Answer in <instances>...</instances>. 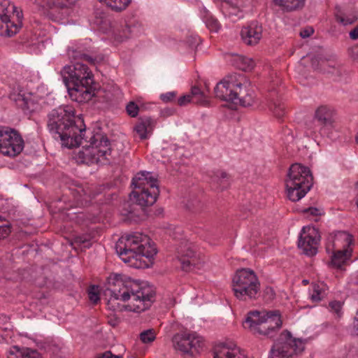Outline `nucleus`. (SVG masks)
I'll list each match as a JSON object with an SVG mask.
<instances>
[{
    "label": "nucleus",
    "mask_w": 358,
    "mask_h": 358,
    "mask_svg": "<svg viewBox=\"0 0 358 358\" xmlns=\"http://www.w3.org/2000/svg\"><path fill=\"white\" fill-rule=\"evenodd\" d=\"M106 294L110 296L108 308L114 311L125 308L141 313L150 306L155 292L145 282L124 278L120 275H111L108 278Z\"/></svg>",
    "instance_id": "nucleus-1"
},
{
    "label": "nucleus",
    "mask_w": 358,
    "mask_h": 358,
    "mask_svg": "<svg viewBox=\"0 0 358 358\" xmlns=\"http://www.w3.org/2000/svg\"><path fill=\"white\" fill-rule=\"evenodd\" d=\"M47 126L50 132L58 135L63 146L68 148L79 146L82 141L83 120L75 116L72 106H60L48 115Z\"/></svg>",
    "instance_id": "nucleus-2"
},
{
    "label": "nucleus",
    "mask_w": 358,
    "mask_h": 358,
    "mask_svg": "<svg viewBox=\"0 0 358 358\" xmlns=\"http://www.w3.org/2000/svg\"><path fill=\"white\" fill-rule=\"evenodd\" d=\"M134 189L125 203L124 215L137 221L145 216V207L152 206L159 194L157 180L149 172L138 173L132 180Z\"/></svg>",
    "instance_id": "nucleus-3"
},
{
    "label": "nucleus",
    "mask_w": 358,
    "mask_h": 358,
    "mask_svg": "<svg viewBox=\"0 0 358 358\" xmlns=\"http://www.w3.org/2000/svg\"><path fill=\"white\" fill-rule=\"evenodd\" d=\"M121 259L134 268H148L153 263L157 249L145 234L136 232L122 236L116 245Z\"/></svg>",
    "instance_id": "nucleus-4"
},
{
    "label": "nucleus",
    "mask_w": 358,
    "mask_h": 358,
    "mask_svg": "<svg viewBox=\"0 0 358 358\" xmlns=\"http://www.w3.org/2000/svg\"><path fill=\"white\" fill-rule=\"evenodd\" d=\"M250 85L243 75L232 74L217 84L215 93L217 98L223 101L248 106L252 102V94L248 89Z\"/></svg>",
    "instance_id": "nucleus-5"
},
{
    "label": "nucleus",
    "mask_w": 358,
    "mask_h": 358,
    "mask_svg": "<svg viewBox=\"0 0 358 358\" xmlns=\"http://www.w3.org/2000/svg\"><path fill=\"white\" fill-rule=\"evenodd\" d=\"M231 287L235 297L240 301H254L260 295L259 280L250 268L236 270L232 277Z\"/></svg>",
    "instance_id": "nucleus-6"
},
{
    "label": "nucleus",
    "mask_w": 358,
    "mask_h": 358,
    "mask_svg": "<svg viewBox=\"0 0 358 358\" xmlns=\"http://www.w3.org/2000/svg\"><path fill=\"white\" fill-rule=\"evenodd\" d=\"M313 177L310 169L301 164H292L285 180L287 197L292 201H298L310 189Z\"/></svg>",
    "instance_id": "nucleus-7"
},
{
    "label": "nucleus",
    "mask_w": 358,
    "mask_h": 358,
    "mask_svg": "<svg viewBox=\"0 0 358 358\" xmlns=\"http://www.w3.org/2000/svg\"><path fill=\"white\" fill-rule=\"evenodd\" d=\"M352 243V236L347 232L341 231L334 236H329L326 250L331 256V265L336 268L344 269L351 256L350 245Z\"/></svg>",
    "instance_id": "nucleus-8"
},
{
    "label": "nucleus",
    "mask_w": 358,
    "mask_h": 358,
    "mask_svg": "<svg viewBox=\"0 0 358 358\" xmlns=\"http://www.w3.org/2000/svg\"><path fill=\"white\" fill-rule=\"evenodd\" d=\"M23 13L21 8L8 0L0 1V36H13L22 27Z\"/></svg>",
    "instance_id": "nucleus-9"
},
{
    "label": "nucleus",
    "mask_w": 358,
    "mask_h": 358,
    "mask_svg": "<svg viewBox=\"0 0 358 358\" xmlns=\"http://www.w3.org/2000/svg\"><path fill=\"white\" fill-rule=\"evenodd\" d=\"M110 152L111 149L108 138L101 134H96L94 136V141L90 145L83 148L78 152L77 159L87 164H97L108 159Z\"/></svg>",
    "instance_id": "nucleus-10"
},
{
    "label": "nucleus",
    "mask_w": 358,
    "mask_h": 358,
    "mask_svg": "<svg viewBox=\"0 0 358 358\" xmlns=\"http://www.w3.org/2000/svg\"><path fill=\"white\" fill-rule=\"evenodd\" d=\"M304 348V342L299 338H292L291 333L286 330L275 341L270 350V358H289L301 353Z\"/></svg>",
    "instance_id": "nucleus-11"
},
{
    "label": "nucleus",
    "mask_w": 358,
    "mask_h": 358,
    "mask_svg": "<svg viewBox=\"0 0 358 358\" xmlns=\"http://www.w3.org/2000/svg\"><path fill=\"white\" fill-rule=\"evenodd\" d=\"M171 341L174 350L185 357H193L198 354L204 345L203 338L196 333H177Z\"/></svg>",
    "instance_id": "nucleus-12"
},
{
    "label": "nucleus",
    "mask_w": 358,
    "mask_h": 358,
    "mask_svg": "<svg viewBox=\"0 0 358 358\" xmlns=\"http://www.w3.org/2000/svg\"><path fill=\"white\" fill-rule=\"evenodd\" d=\"M243 327L257 337H266L268 334V311L255 310L247 313Z\"/></svg>",
    "instance_id": "nucleus-13"
},
{
    "label": "nucleus",
    "mask_w": 358,
    "mask_h": 358,
    "mask_svg": "<svg viewBox=\"0 0 358 358\" xmlns=\"http://www.w3.org/2000/svg\"><path fill=\"white\" fill-rule=\"evenodd\" d=\"M24 141L13 129H0V152L3 155L15 157L23 150Z\"/></svg>",
    "instance_id": "nucleus-14"
},
{
    "label": "nucleus",
    "mask_w": 358,
    "mask_h": 358,
    "mask_svg": "<svg viewBox=\"0 0 358 358\" xmlns=\"http://www.w3.org/2000/svg\"><path fill=\"white\" fill-rule=\"evenodd\" d=\"M61 75L66 85L71 83H94V76L88 66L77 62L73 66H66L61 71Z\"/></svg>",
    "instance_id": "nucleus-15"
},
{
    "label": "nucleus",
    "mask_w": 358,
    "mask_h": 358,
    "mask_svg": "<svg viewBox=\"0 0 358 358\" xmlns=\"http://www.w3.org/2000/svg\"><path fill=\"white\" fill-rule=\"evenodd\" d=\"M178 252L179 261L185 271L201 268L206 263V257L198 252L192 244L180 246Z\"/></svg>",
    "instance_id": "nucleus-16"
},
{
    "label": "nucleus",
    "mask_w": 358,
    "mask_h": 358,
    "mask_svg": "<svg viewBox=\"0 0 358 358\" xmlns=\"http://www.w3.org/2000/svg\"><path fill=\"white\" fill-rule=\"evenodd\" d=\"M320 238L318 231L315 227H304L298 245L306 255L313 256L317 252Z\"/></svg>",
    "instance_id": "nucleus-17"
},
{
    "label": "nucleus",
    "mask_w": 358,
    "mask_h": 358,
    "mask_svg": "<svg viewBox=\"0 0 358 358\" xmlns=\"http://www.w3.org/2000/svg\"><path fill=\"white\" fill-rule=\"evenodd\" d=\"M70 98L78 103H86L95 96V83L88 82L86 83H71L66 85Z\"/></svg>",
    "instance_id": "nucleus-18"
},
{
    "label": "nucleus",
    "mask_w": 358,
    "mask_h": 358,
    "mask_svg": "<svg viewBox=\"0 0 358 358\" xmlns=\"http://www.w3.org/2000/svg\"><path fill=\"white\" fill-rule=\"evenodd\" d=\"M215 358H249L233 342L219 345L215 350Z\"/></svg>",
    "instance_id": "nucleus-19"
},
{
    "label": "nucleus",
    "mask_w": 358,
    "mask_h": 358,
    "mask_svg": "<svg viewBox=\"0 0 358 358\" xmlns=\"http://www.w3.org/2000/svg\"><path fill=\"white\" fill-rule=\"evenodd\" d=\"M262 28L257 24H251L241 29V36L243 43L248 45H255L262 38Z\"/></svg>",
    "instance_id": "nucleus-20"
},
{
    "label": "nucleus",
    "mask_w": 358,
    "mask_h": 358,
    "mask_svg": "<svg viewBox=\"0 0 358 358\" xmlns=\"http://www.w3.org/2000/svg\"><path fill=\"white\" fill-rule=\"evenodd\" d=\"M306 0H272L273 3L283 12L290 13L301 10Z\"/></svg>",
    "instance_id": "nucleus-21"
},
{
    "label": "nucleus",
    "mask_w": 358,
    "mask_h": 358,
    "mask_svg": "<svg viewBox=\"0 0 358 358\" xmlns=\"http://www.w3.org/2000/svg\"><path fill=\"white\" fill-rule=\"evenodd\" d=\"M154 127V122L149 117H140L134 127V131L141 140L148 138Z\"/></svg>",
    "instance_id": "nucleus-22"
},
{
    "label": "nucleus",
    "mask_w": 358,
    "mask_h": 358,
    "mask_svg": "<svg viewBox=\"0 0 358 358\" xmlns=\"http://www.w3.org/2000/svg\"><path fill=\"white\" fill-rule=\"evenodd\" d=\"M242 7V0H224L222 4V12L229 17L234 16L240 17Z\"/></svg>",
    "instance_id": "nucleus-23"
},
{
    "label": "nucleus",
    "mask_w": 358,
    "mask_h": 358,
    "mask_svg": "<svg viewBox=\"0 0 358 358\" xmlns=\"http://www.w3.org/2000/svg\"><path fill=\"white\" fill-rule=\"evenodd\" d=\"M8 358H43L42 355L35 350L27 348H20L14 346L9 351Z\"/></svg>",
    "instance_id": "nucleus-24"
},
{
    "label": "nucleus",
    "mask_w": 358,
    "mask_h": 358,
    "mask_svg": "<svg viewBox=\"0 0 358 358\" xmlns=\"http://www.w3.org/2000/svg\"><path fill=\"white\" fill-rule=\"evenodd\" d=\"M232 63L237 69L243 71H252L255 66L252 59L239 55H234L232 56Z\"/></svg>",
    "instance_id": "nucleus-25"
},
{
    "label": "nucleus",
    "mask_w": 358,
    "mask_h": 358,
    "mask_svg": "<svg viewBox=\"0 0 358 358\" xmlns=\"http://www.w3.org/2000/svg\"><path fill=\"white\" fill-rule=\"evenodd\" d=\"M9 97L16 103L18 107L22 109H28L29 108V98L25 96V93L20 86H17V88H14L13 90L10 93Z\"/></svg>",
    "instance_id": "nucleus-26"
},
{
    "label": "nucleus",
    "mask_w": 358,
    "mask_h": 358,
    "mask_svg": "<svg viewBox=\"0 0 358 358\" xmlns=\"http://www.w3.org/2000/svg\"><path fill=\"white\" fill-rule=\"evenodd\" d=\"M333 110L325 106H320L315 112V117L322 125L331 124Z\"/></svg>",
    "instance_id": "nucleus-27"
},
{
    "label": "nucleus",
    "mask_w": 358,
    "mask_h": 358,
    "mask_svg": "<svg viewBox=\"0 0 358 358\" xmlns=\"http://www.w3.org/2000/svg\"><path fill=\"white\" fill-rule=\"evenodd\" d=\"M211 179L212 182L219 186L222 190L227 188L229 185V176L222 170L214 171Z\"/></svg>",
    "instance_id": "nucleus-28"
},
{
    "label": "nucleus",
    "mask_w": 358,
    "mask_h": 358,
    "mask_svg": "<svg viewBox=\"0 0 358 358\" xmlns=\"http://www.w3.org/2000/svg\"><path fill=\"white\" fill-rule=\"evenodd\" d=\"M76 1L77 0H41L42 6L50 9L67 8Z\"/></svg>",
    "instance_id": "nucleus-29"
},
{
    "label": "nucleus",
    "mask_w": 358,
    "mask_h": 358,
    "mask_svg": "<svg viewBox=\"0 0 358 358\" xmlns=\"http://www.w3.org/2000/svg\"><path fill=\"white\" fill-rule=\"evenodd\" d=\"M111 10L120 12L127 8L131 0H99Z\"/></svg>",
    "instance_id": "nucleus-30"
},
{
    "label": "nucleus",
    "mask_w": 358,
    "mask_h": 358,
    "mask_svg": "<svg viewBox=\"0 0 358 358\" xmlns=\"http://www.w3.org/2000/svg\"><path fill=\"white\" fill-rule=\"evenodd\" d=\"M190 94L192 103L206 106L208 103V96L206 93L201 90L198 86H193L191 88Z\"/></svg>",
    "instance_id": "nucleus-31"
},
{
    "label": "nucleus",
    "mask_w": 358,
    "mask_h": 358,
    "mask_svg": "<svg viewBox=\"0 0 358 358\" xmlns=\"http://www.w3.org/2000/svg\"><path fill=\"white\" fill-rule=\"evenodd\" d=\"M336 19L338 22L346 26L355 23L358 20V16L355 13H346L338 10L336 14Z\"/></svg>",
    "instance_id": "nucleus-32"
},
{
    "label": "nucleus",
    "mask_w": 358,
    "mask_h": 358,
    "mask_svg": "<svg viewBox=\"0 0 358 358\" xmlns=\"http://www.w3.org/2000/svg\"><path fill=\"white\" fill-rule=\"evenodd\" d=\"M282 325V319L280 312L278 310H270V331L278 329Z\"/></svg>",
    "instance_id": "nucleus-33"
},
{
    "label": "nucleus",
    "mask_w": 358,
    "mask_h": 358,
    "mask_svg": "<svg viewBox=\"0 0 358 358\" xmlns=\"http://www.w3.org/2000/svg\"><path fill=\"white\" fill-rule=\"evenodd\" d=\"M132 29L128 25H124L117 29L115 33V38L116 41L122 42L131 36Z\"/></svg>",
    "instance_id": "nucleus-34"
},
{
    "label": "nucleus",
    "mask_w": 358,
    "mask_h": 358,
    "mask_svg": "<svg viewBox=\"0 0 358 358\" xmlns=\"http://www.w3.org/2000/svg\"><path fill=\"white\" fill-rule=\"evenodd\" d=\"M156 331L153 329H150L142 331L139 338L143 343H150L156 338Z\"/></svg>",
    "instance_id": "nucleus-35"
},
{
    "label": "nucleus",
    "mask_w": 358,
    "mask_h": 358,
    "mask_svg": "<svg viewBox=\"0 0 358 358\" xmlns=\"http://www.w3.org/2000/svg\"><path fill=\"white\" fill-rule=\"evenodd\" d=\"M337 63L334 61L322 60L320 66L322 71L327 73H334V69L336 68Z\"/></svg>",
    "instance_id": "nucleus-36"
},
{
    "label": "nucleus",
    "mask_w": 358,
    "mask_h": 358,
    "mask_svg": "<svg viewBox=\"0 0 358 358\" xmlns=\"http://www.w3.org/2000/svg\"><path fill=\"white\" fill-rule=\"evenodd\" d=\"M88 296L93 303H97L100 300L99 287L92 285L89 288Z\"/></svg>",
    "instance_id": "nucleus-37"
},
{
    "label": "nucleus",
    "mask_w": 358,
    "mask_h": 358,
    "mask_svg": "<svg viewBox=\"0 0 358 358\" xmlns=\"http://www.w3.org/2000/svg\"><path fill=\"white\" fill-rule=\"evenodd\" d=\"M329 308L332 313H334L337 317H341L342 315V307L343 303L338 301H331L329 304Z\"/></svg>",
    "instance_id": "nucleus-38"
},
{
    "label": "nucleus",
    "mask_w": 358,
    "mask_h": 358,
    "mask_svg": "<svg viewBox=\"0 0 358 358\" xmlns=\"http://www.w3.org/2000/svg\"><path fill=\"white\" fill-rule=\"evenodd\" d=\"M127 113V114L132 117H135L137 116L139 108L136 103H135L134 101H130L126 107Z\"/></svg>",
    "instance_id": "nucleus-39"
},
{
    "label": "nucleus",
    "mask_w": 358,
    "mask_h": 358,
    "mask_svg": "<svg viewBox=\"0 0 358 358\" xmlns=\"http://www.w3.org/2000/svg\"><path fill=\"white\" fill-rule=\"evenodd\" d=\"M273 114L278 118L282 117L285 114V107L281 103H274Z\"/></svg>",
    "instance_id": "nucleus-40"
},
{
    "label": "nucleus",
    "mask_w": 358,
    "mask_h": 358,
    "mask_svg": "<svg viewBox=\"0 0 358 358\" xmlns=\"http://www.w3.org/2000/svg\"><path fill=\"white\" fill-rule=\"evenodd\" d=\"M176 92H169L164 94H162L160 95V99L164 103H168L172 101L176 97Z\"/></svg>",
    "instance_id": "nucleus-41"
},
{
    "label": "nucleus",
    "mask_w": 358,
    "mask_h": 358,
    "mask_svg": "<svg viewBox=\"0 0 358 358\" xmlns=\"http://www.w3.org/2000/svg\"><path fill=\"white\" fill-rule=\"evenodd\" d=\"M191 102H192V99L189 93L180 96L177 101V104L180 106H184Z\"/></svg>",
    "instance_id": "nucleus-42"
},
{
    "label": "nucleus",
    "mask_w": 358,
    "mask_h": 358,
    "mask_svg": "<svg viewBox=\"0 0 358 358\" xmlns=\"http://www.w3.org/2000/svg\"><path fill=\"white\" fill-rule=\"evenodd\" d=\"M321 292L319 289V285H313V293L311 295V299L314 301H319L322 299V297L320 296Z\"/></svg>",
    "instance_id": "nucleus-43"
},
{
    "label": "nucleus",
    "mask_w": 358,
    "mask_h": 358,
    "mask_svg": "<svg viewBox=\"0 0 358 358\" xmlns=\"http://www.w3.org/2000/svg\"><path fill=\"white\" fill-rule=\"evenodd\" d=\"M313 32L314 29L312 27H306L300 31V36L302 38H305L311 36L313 34Z\"/></svg>",
    "instance_id": "nucleus-44"
},
{
    "label": "nucleus",
    "mask_w": 358,
    "mask_h": 358,
    "mask_svg": "<svg viewBox=\"0 0 358 358\" xmlns=\"http://www.w3.org/2000/svg\"><path fill=\"white\" fill-rule=\"evenodd\" d=\"M10 233V229L8 226H0V239L7 237Z\"/></svg>",
    "instance_id": "nucleus-45"
},
{
    "label": "nucleus",
    "mask_w": 358,
    "mask_h": 358,
    "mask_svg": "<svg viewBox=\"0 0 358 358\" xmlns=\"http://www.w3.org/2000/svg\"><path fill=\"white\" fill-rule=\"evenodd\" d=\"M188 207L194 212H199L202 210L203 206L200 201H196V204L189 203Z\"/></svg>",
    "instance_id": "nucleus-46"
},
{
    "label": "nucleus",
    "mask_w": 358,
    "mask_h": 358,
    "mask_svg": "<svg viewBox=\"0 0 358 358\" xmlns=\"http://www.w3.org/2000/svg\"><path fill=\"white\" fill-rule=\"evenodd\" d=\"M349 36L352 40H358V24L349 32Z\"/></svg>",
    "instance_id": "nucleus-47"
},
{
    "label": "nucleus",
    "mask_w": 358,
    "mask_h": 358,
    "mask_svg": "<svg viewBox=\"0 0 358 358\" xmlns=\"http://www.w3.org/2000/svg\"><path fill=\"white\" fill-rule=\"evenodd\" d=\"M351 57L358 62V46L353 47L350 50Z\"/></svg>",
    "instance_id": "nucleus-48"
},
{
    "label": "nucleus",
    "mask_w": 358,
    "mask_h": 358,
    "mask_svg": "<svg viewBox=\"0 0 358 358\" xmlns=\"http://www.w3.org/2000/svg\"><path fill=\"white\" fill-rule=\"evenodd\" d=\"M318 209L316 208H313V207H310V208H306L303 210V213H310V215H317L318 214Z\"/></svg>",
    "instance_id": "nucleus-49"
},
{
    "label": "nucleus",
    "mask_w": 358,
    "mask_h": 358,
    "mask_svg": "<svg viewBox=\"0 0 358 358\" xmlns=\"http://www.w3.org/2000/svg\"><path fill=\"white\" fill-rule=\"evenodd\" d=\"M98 358H121V357L113 355L110 351H107Z\"/></svg>",
    "instance_id": "nucleus-50"
},
{
    "label": "nucleus",
    "mask_w": 358,
    "mask_h": 358,
    "mask_svg": "<svg viewBox=\"0 0 358 358\" xmlns=\"http://www.w3.org/2000/svg\"><path fill=\"white\" fill-rule=\"evenodd\" d=\"M81 59H83L84 61H86V62L90 63V64H94V59L92 57H90L87 55H85V54L82 55Z\"/></svg>",
    "instance_id": "nucleus-51"
},
{
    "label": "nucleus",
    "mask_w": 358,
    "mask_h": 358,
    "mask_svg": "<svg viewBox=\"0 0 358 358\" xmlns=\"http://www.w3.org/2000/svg\"><path fill=\"white\" fill-rule=\"evenodd\" d=\"M87 242V240L81 236H78L75 238L74 243L76 244H85Z\"/></svg>",
    "instance_id": "nucleus-52"
},
{
    "label": "nucleus",
    "mask_w": 358,
    "mask_h": 358,
    "mask_svg": "<svg viewBox=\"0 0 358 358\" xmlns=\"http://www.w3.org/2000/svg\"><path fill=\"white\" fill-rule=\"evenodd\" d=\"M212 25H213L212 29H215V31H216V30H217V29H218V25H219V24H218V23H217V21H214V22H213V24H212Z\"/></svg>",
    "instance_id": "nucleus-53"
},
{
    "label": "nucleus",
    "mask_w": 358,
    "mask_h": 358,
    "mask_svg": "<svg viewBox=\"0 0 358 358\" xmlns=\"http://www.w3.org/2000/svg\"><path fill=\"white\" fill-rule=\"evenodd\" d=\"M77 192L80 194V196L83 194L85 195L86 194V192L82 188V187H79L78 189H77Z\"/></svg>",
    "instance_id": "nucleus-54"
},
{
    "label": "nucleus",
    "mask_w": 358,
    "mask_h": 358,
    "mask_svg": "<svg viewBox=\"0 0 358 358\" xmlns=\"http://www.w3.org/2000/svg\"><path fill=\"white\" fill-rule=\"evenodd\" d=\"M355 327L358 329V310H357V316L355 317Z\"/></svg>",
    "instance_id": "nucleus-55"
},
{
    "label": "nucleus",
    "mask_w": 358,
    "mask_h": 358,
    "mask_svg": "<svg viewBox=\"0 0 358 358\" xmlns=\"http://www.w3.org/2000/svg\"><path fill=\"white\" fill-rule=\"evenodd\" d=\"M5 331L7 332L6 336H10L11 333V329L8 327L5 328Z\"/></svg>",
    "instance_id": "nucleus-56"
},
{
    "label": "nucleus",
    "mask_w": 358,
    "mask_h": 358,
    "mask_svg": "<svg viewBox=\"0 0 358 358\" xmlns=\"http://www.w3.org/2000/svg\"><path fill=\"white\" fill-rule=\"evenodd\" d=\"M303 282L305 285H306V284L308 283V280H303Z\"/></svg>",
    "instance_id": "nucleus-57"
},
{
    "label": "nucleus",
    "mask_w": 358,
    "mask_h": 358,
    "mask_svg": "<svg viewBox=\"0 0 358 358\" xmlns=\"http://www.w3.org/2000/svg\"><path fill=\"white\" fill-rule=\"evenodd\" d=\"M269 294H270V296H271V295H273V291H272V290H271V289H270Z\"/></svg>",
    "instance_id": "nucleus-58"
},
{
    "label": "nucleus",
    "mask_w": 358,
    "mask_h": 358,
    "mask_svg": "<svg viewBox=\"0 0 358 358\" xmlns=\"http://www.w3.org/2000/svg\"><path fill=\"white\" fill-rule=\"evenodd\" d=\"M357 206H358V201H357Z\"/></svg>",
    "instance_id": "nucleus-59"
},
{
    "label": "nucleus",
    "mask_w": 358,
    "mask_h": 358,
    "mask_svg": "<svg viewBox=\"0 0 358 358\" xmlns=\"http://www.w3.org/2000/svg\"><path fill=\"white\" fill-rule=\"evenodd\" d=\"M357 185H358V182H357Z\"/></svg>",
    "instance_id": "nucleus-60"
}]
</instances>
